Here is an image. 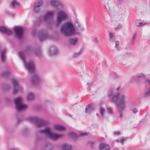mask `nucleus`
Instances as JSON below:
<instances>
[{"label": "nucleus", "instance_id": "nucleus-3", "mask_svg": "<svg viewBox=\"0 0 150 150\" xmlns=\"http://www.w3.org/2000/svg\"><path fill=\"white\" fill-rule=\"evenodd\" d=\"M39 132L40 134H44L46 135L50 139L52 140H57L62 138V134H55L51 132V130L49 127L46 128L40 129L39 130Z\"/></svg>", "mask_w": 150, "mask_h": 150}, {"label": "nucleus", "instance_id": "nucleus-51", "mask_svg": "<svg viewBox=\"0 0 150 150\" xmlns=\"http://www.w3.org/2000/svg\"><path fill=\"white\" fill-rule=\"evenodd\" d=\"M77 28L79 30H81V25L80 24L78 23V26L77 27Z\"/></svg>", "mask_w": 150, "mask_h": 150}, {"label": "nucleus", "instance_id": "nucleus-9", "mask_svg": "<svg viewBox=\"0 0 150 150\" xmlns=\"http://www.w3.org/2000/svg\"><path fill=\"white\" fill-rule=\"evenodd\" d=\"M50 5L58 9L63 8L64 5L58 0H50L49 1Z\"/></svg>", "mask_w": 150, "mask_h": 150}, {"label": "nucleus", "instance_id": "nucleus-54", "mask_svg": "<svg viewBox=\"0 0 150 150\" xmlns=\"http://www.w3.org/2000/svg\"><path fill=\"white\" fill-rule=\"evenodd\" d=\"M119 1H120L121 2V1H122L123 0H118Z\"/></svg>", "mask_w": 150, "mask_h": 150}, {"label": "nucleus", "instance_id": "nucleus-53", "mask_svg": "<svg viewBox=\"0 0 150 150\" xmlns=\"http://www.w3.org/2000/svg\"><path fill=\"white\" fill-rule=\"evenodd\" d=\"M120 87H117V88H116V90L117 91L118 90H119V89H120Z\"/></svg>", "mask_w": 150, "mask_h": 150}, {"label": "nucleus", "instance_id": "nucleus-6", "mask_svg": "<svg viewBox=\"0 0 150 150\" xmlns=\"http://www.w3.org/2000/svg\"><path fill=\"white\" fill-rule=\"evenodd\" d=\"M54 14L55 12L53 11H47L42 17L43 20L46 23H50L52 21Z\"/></svg>", "mask_w": 150, "mask_h": 150}, {"label": "nucleus", "instance_id": "nucleus-37", "mask_svg": "<svg viewBox=\"0 0 150 150\" xmlns=\"http://www.w3.org/2000/svg\"><path fill=\"white\" fill-rule=\"evenodd\" d=\"M9 72L8 71L3 72L1 73V75L2 76L7 78L8 77Z\"/></svg>", "mask_w": 150, "mask_h": 150}, {"label": "nucleus", "instance_id": "nucleus-8", "mask_svg": "<svg viewBox=\"0 0 150 150\" xmlns=\"http://www.w3.org/2000/svg\"><path fill=\"white\" fill-rule=\"evenodd\" d=\"M31 120L34 122L38 127H41L46 124V122L44 120L37 117H32L31 118Z\"/></svg>", "mask_w": 150, "mask_h": 150}, {"label": "nucleus", "instance_id": "nucleus-46", "mask_svg": "<svg viewBox=\"0 0 150 150\" xmlns=\"http://www.w3.org/2000/svg\"><path fill=\"white\" fill-rule=\"evenodd\" d=\"M119 42L118 41H116V42H115V47L116 48H117L118 49H119Z\"/></svg>", "mask_w": 150, "mask_h": 150}, {"label": "nucleus", "instance_id": "nucleus-13", "mask_svg": "<svg viewBox=\"0 0 150 150\" xmlns=\"http://www.w3.org/2000/svg\"><path fill=\"white\" fill-rule=\"evenodd\" d=\"M38 36L40 40L41 41L47 38L48 35L46 30H42L38 34Z\"/></svg>", "mask_w": 150, "mask_h": 150}, {"label": "nucleus", "instance_id": "nucleus-36", "mask_svg": "<svg viewBox=\"0 0 150 150\" xmlns=\"http://www.w3.org/2000/svg\"><path fill=\"white\" fill-rule=\"evenodd\" d=\"M145 84L147 87H150V79H147L144 80Z\"/></svg>", "mask_w": 150, "mask_h": 150}, {"label": "nucleus", "instance_id": "nucleus-22", "mask_svg": "<svg viewBox=\"0 0 150 150\" xmlns=\"http://www.w3.org/2000/svg\"><path fill=\"white\" fill-rule=\"evenodd\" d=\"M110 147L108 144L102 143L100 145V150H109Z\"/></svg>", "mask_w": 150, "mask_h": 150}, {"label": "nucleus", "instance_id": "nucleus-15", "mask_svg": "<svg viewBox=\"0 0 150 150\" xmlns=\"http://www.w3.org/2000/svg\"><path fill=\"white\" fill-rule=\"evenodd\" d=\"M42 3V0H38L35 2L33 4V11L35 12H39L40 8L41 6Z\"/></svg>", "mask_w": 150, "mask_h": 150}, {"label": "nucleus", "instance_id": "nucleus-47", "mask_svg": "<svg viewBox=\"0 0 150 150\" xmlns=\"http://www.w3.org/2000/svg\"><path fill=\"white\" fill-rule=\"evenodd\" d=\"M28 132V130L26 129H24L23 131V133L24 135H25Z\"/></svg>", "mask_w": 150, "mask_h": 150}, {"label": "nucleus", "instance_id": "nucleus-19", "mask_svg": "<svg viewBox=\"0 0 150 150\" xmlns=\"http://www.w3.org/2000/svg\"><path fill=\"white\" fill-rule=\"evenodd\" d=\"M0 30L4 33L8 35H11L12 34L13 31L10 29L4 26L0 27Z\"/></svg>", "mask_w": 150, "mask_h": 150}, {"label": "nucleus", "instance_id": "nucleus-35", "mask_svg": "<svg viewBox=\"0 0 150 150\" xmlns=\"http://www.w3.org/2000/svg\"><path fill=\"white\" fill-rule=\"evenodd\" d=\"M34 52L38 56H39L41 54V52L39 48L35 49L34 51Z\"/></svg>", "mask_w": 150, "mask_h": 150}, {"label": "nucleus", "instance_id": "nucleus-44", "mask_svg": "<svg viewBox=\"0 0 150 150\" xmlns=\"http://www.w3.org/2000/svg\"><path fill=\"white\" fill-rule=\"evenodd\" d=\"M132 112L134 114H136L138 111V109L136 108H133L132 109Z\"/></svg>", "mask_w": 150, "mask_h": 150}, {"label": "nucleus", "instance_id": "nucleus-24", "mask_svg": "<svg viewBox=\"0 0 150 150\" xmlns=\"http://www.w3.org/2000/svg\"><path fill=\"white\" fill-rule=\"evenodd\" d=\"M58 52V50L57 48L54 47H51L49 51L50 54L51 55H53L56 54Z\"/></svg>", "mask_w": 150, "mask_h": 150}, {"label": "nucleus", "instance_id": "nucleus-28", "mask_svg": "<svg viewBox=\"0 0 150 150\" xmlns=\"http://www.w3.org/2000/svg\"><path fill=\"white\" fill-rule=\"evenodd\" d=\"M147 24V23L144 22H141V21L139 20H137L135 21V24L137 26H140Z\"/></svg>", "mask_w": 150, "mask_h": 150}, {"label": "nucleus", "instance_id": "nucleus-25", "mask_svg": "<svg viewBox=\"0 0 150 150\" xmlns=\"http://www.w3.org/2000/svg\"><path fill=\"white\" fill-rule=\"evenodd\" d=\"M150 96V87H147L143 95V96L144 97H148Z\"/></svg>", "mask_w": 150, "mask_h": 150}, {"label": "nucleus", "instance_id": "nucleus-43", "mask_svg": "<svg viewBox=\"0 0 150 150\" xmlns=\"http://www.w3.org/2000/svg\"><path fill=\"white\" fill-rule=\"evenodd\" d=\"M92 83L91 82H88L87 83V86H88L87 87V88L88 90H89L90 89V88H89V87H91L92 85Z\"/></svg>", "mask_w": 150, "mask_h": 150}, {"label": "nucleus", "instance_id": "nucleus-49", "mask_svg": "<svg viewBox=\"0 0 150 150\" xmlns=\"http://www.w3.org/2000/svg\"><path fill=\"white\" fill-rule=\"evenodd\" d=\"M94 40V42L95 43L98 44V43L99 40H98V39L97 38H96V37L95 38Z\"/></svg>", "mask_w": 150, "mask_h": 150}, {"label": "nucleus", "instance_id": "nucleus-52", "mask_svg": "<svg viewBox=\"0 0 150 150\" xmlns=\"http://www.w3.org/2000/svg\"><path fill=\"white\" fill-rule=\"evenodd\" d=\"M10 88V87L9 86H6V87H4L5 89L6 90H8Z\"/></svg>", "mask_w": 150, "mask_h": 150}, {"label": "nucleus", "instance_id": "nucleus-26", "mask_svg": "<svg viewBox=\"0 0 150 150\" xmlns=\"http://www.w3.org/2000/svg\"><path fill=\"white\" fill-rule=\"evenodd\" d=\"M19 3L16 0H13L10 4V6L11 8H14L15 6H18Z\"/></svg>", "mask_w": 150, "mask_h": 150}, {"label": "nucleus", "instance_id": "nucleus-31", "mask_svg": "<svg viewBox=\"0 0 150 150\" xmlns=\"http://www.w3.org/2000/svg\"><path fill=\"white\" fill-rule=\"evenodd\" d=\"M105 6L107 9L109 11L112 10L113 8V6L111 4H109L108 3L105 4Z\"/></svg>", "mask_w": 150, "mask_h": 150}, {"label": "nucleus", "instance_id": "nucleus-42", "mask_svg": "<svg viewBox=\"0 0 150 150\" xmlns=\"http://www.w3.org/2000/svg\"><path fill=\"white\" fill-rule=\"evenodd\" d=\"M122 28V26L120 24H118L116 25L115 27V29L116 30H119Z\"/></svg>", "mask_w": 150, "mask_h": 150}, {"label": "nucleus", "instance_id": "nucleus-5", "mask_svg": "<svg viewBox=\"0 0 150 150\" xmlns=\"http://www.w3.org/2000/svg\"><path fill=\"white\" fill-rule=\"evenodd\" d=\"M68 19V15L66 13L60 11L57 14V25L60 24L62 21H66Z\"/></svg>", "mask_w": 150, "mask_h": 150}, {"label": "nucleus", "instance_id": "nucleus-7", "mask_svg": "<svg viewBox=\"0 0 150 150\" xmlns=\"http://www.w3.org/2000/svg\"><path fill=\"white\" fill-rule=\"evenodd\" d=\"M146 76L143 73H139L137 74L136 76H132L130 79L131 81H135L137 84L141 83L142 82V78H145Z\"/></svg>", "mask_w": 150, "mask_h": 150}, {"label": "nucleus", "instance_id": "nucleus-30", "mask_svg": "<svg viewBox=\"0 0 150 150\" xmlns=\"http://www.w3.org/2000/svg\"><path fill=\"white\" fill-rule=\"evenodd\" d=\"M138 37V35L136 32L133 35L132 38L131 40V41L132 44H134L136 39Z\"/></svg>", "mask_w": 150, "mask_h": 150}, {"label": "nucleus", "instance_id": "nucleus-48", "mask_svg": "<svg viewBox=\"0 0 150 150\" xmlns=\"http://www.w3.org/2000/svg\"><path fill=\"white\" fill-rule=\"evenodd\" d=\"M125 140V139L124 138H122V139H117V141L119 142H121L122 143H123L124 141Z\"/></svg>", "mask_w": 150, "mask_h": 150}, {"label": "nucleus", "instance_id": "nucleus-14", "mask_svg": "<svg viewBox=\"0 0 150 150\" xmlns=\"http://www.w3.org/2000/svg\"><path fill=\"white\" fill-rule=\"evenodd\" d=\"M31 52V49L29 47H27L25 49V51H21L19 52V55L21 59L25 62V55L27 53H30Z\"/></svg>", "mask_w": 150, "mask_h": 150}, {"label": "nucleus", "instance_id": "nucleus-12", "mask_svg": "<svg viewBox=\"0 0 150 150\" xmlns=\"http://www.w3.org/2000/svg\"><path fill=\"white\" fill-rule=\"evenodd\" d=\"M23 61L25 64L26 68L29 72H32L34 71V64L32 60H31L27 62H25H25L23 60Z\"/></svg>", "mask_w": 150, "mask_h": 150}, {"label": "nucleus", "instance_id": "nucleus-27", "mask_svg": "<svg viewBox=\"0 0 150 150\" xmlns=\"http://www.w3.org/2000/svg\"><path fill=\"white\" fill-rule=\"evenodd\" d=\"M71 145L68 144H65L62 146V150H71Z\"/></svg>", "mask_w": 150, "mask_h": 150}, {"label": "nucleus", "instance_id": "nucleus-4", "mask_svg": "<svg viewBox=\"0 0 150 150\" xmlns=\"http://www.w3.org/2000/svg\"><path fill=\"white\" fill-rule=\"evenodd\" d=\"M14 103L16 110L18 111H20L25 109L27 107L26 104L24 103L22 101V99L20 98L17 97L14 100Z\"/></svg>", "mask_w": 150, "mask_h": 150}, {"label": "nucleus", "instance_id": "nucleus-21", "mask_svg": "<svg viewBox=\"0 0 150 150\" xmlns=\"http://www.w3.org/2000/svg\"><path fill=\"white\" fill-rule=\"evenodd\" d=\"M95 110L94 107L92 105H88L86 107L85 112L89 114Z\"/></svg>", "mask_w": 150, "mask_h": 150}, {"label": "nucleus", "instance_id": "nucleus-17", "mask_svg": "<svg viewBox=\"0 0 150 150\" xmlns=\"http://www.w3.org/2000/svg\"><path fill=\"white\" fill-rule=\"evenodd\" d=\"M88 135V133L86 132H81L80 133L79 136H77L74 132H71L69 134V137L73 138V139H76L79 136H86Z\"/></svg>", "mask_w": 150, "mask_h": 150}, {"label": "nucleus", "instance_id": "nucleus-50", "mask_svg": "<svg viewBox=\"0 0 150 150\" xmlns=\"http://www.w3.org/2000/svg\"><path fill=\"white\" fill-rule=\"evenodd\" d=\"M32 34L33 35L35 36L36 34V30H33L32 32Z\"/></svg>", "mask_w": 150, "mask_h": 150}, {"label": "nucleus", "instance_id": "nucleus-32", "mask_svg": "<svg viewBox=\"0 0 150 150\" xmlns=\"http://www.w3.org/2000/svg\"><path fill=\"white\" fill-rule=\"evenodd\" d=\"M115 40V38L113 33H110L109 40L110 42H113Z\"/></svg>", "mask_w": 150, "mask_h": 150}, {"label": "nucleus", "instance_id": "nucleus-20", "mask_svg": "<svg viewBox=\"0 0 150 150\" xmlns=\"http://www.w3.org/2000/svg\"><path fill=\"white\" fill-rule=\"evenodd\" d=\"M78 39L77 38H73L69 39L68 42L70 44L72 45H76L78 43Z\"/></svg>", "mask_w": 150, "mask_h": 150}, {"label": "nucleus", "instance_id": "nucleus-1", "mask_svg": "<svg viewBox=\"0 0 150 150\" xmlns=\"http://www.w3.org/2000/svg\"><path fill=\"white\" fill-rule=\"evenodd\" d=\"M108 96L109 99L112 103L117 104L119 109L118 111L119 114V117L120 118H122L125 109L126 96L123 94L113 92L111 90L109 91Z\"/></svg>", "mask_w": 150, "mask_h": 150}, {"label": "nucleus", "instance_id": "nucleus-33", "mask_svg": "<svg viewBox=\"0 0 150 150\" xmlns=\"http://www.w3.org/2000/svg\"><path fill=\"white\" fill-rule=\"evenodd\" d=\"M34 97L35 96L33 93H29L28 94L27 98L29 100H31L33 99L34 98Z\"/></svg>", "mask_w": 150, "mask_h": 150}, {"label": "nucleus", "instance_id": "nucleus-23", "mask_svg": "<svg viewBox=\"0 0 150 150\" xmlns=\"http://www.w3.org/2000/svg\"><path fill=\"white\" fill-rule=\"evenodd\" d=\"M43 150H52L53 147L51 144H45L42 148Z\"/></svg>", "mask_w": 150, "mask_h": 150}, {"label": "nucleus", "instance_id": "nucleus-29", "mask_svg": "<svg viewBox=\"0 0 150 150\" xmlns=\"http://www.w3.org/2000/svg\"><path fill=\"white\" fill-rule=\"evenodd\" d=\"M58 131H61L64 130V127L62 126L56 125L54 127Z\"/></svg>", "mask_w": 150, "mask_h": 150}, {"label": "nucleus", "instance_id": "nucleus-40", "mask_svg": "<svg viewBox=\"0 0 150 150\" xmlns=\"http://www.w3.org/2000/svg\"><path fill=\"white\" fill-rule=\"evenodd\" d=\"M81 51H79L77 52H75L74 54L73 55V57H76L79 56V55L81 54Z\"/></svg>", "mask_w": 150, "mask_h": 150}, {"label": "nucleus", "instance_id": "nucleus-2", "mask_svg": "<svg viewBox=\"0 0 150 150\" xmlns=\"http://www.w3.org/2000/svg\"><path fill=\"white\" fill-rule=\"evenodd\" d=\"M60 30L61 33L66 36L74 35L76 34L74 25L71 21L66 22L62 25Z\"/></svg>", "mask_w": 150, "mask_h": 150}, {"label": "nucleus", "instance_id": "nucleus-11", "mask_svg": "<svg viewBox=\"0 0 150 150\" xmlns=\"http://www.w3.org/2000/svg\"><path fill=\"white\" fill-rule=\"evenodd\" d=\"M15 36L17 38H21L23 35V30L21 26H16L14 28Z\"/></svg>", "mask_w": 150, "mask_h": 150}, {"label": "nucleus", "instance_id": "nucleus-16", "mask_svg": "<svg viewBox=\"0 0 150 150\" xmlns=\"http://www.w3.org/2000/svg\"><path fill=\"white\" fill-rule=\"evenodd\" d=\"M40 81V78L36 74H33L31 79V82L33 85L38 84Z\"/></svg>", "mask_w": 150, "mask_h": 150}, {"label": "nucleus", "instance_id": "nucleus-39", "mask_svg": "<svg viewBox=\"0 0 150 150\" xmlns=\"http://www.w3.org/2000/svg\"><path fill=\"white\" fill-rule=\"evenodd\" d=\"M107 110L108 112L110 114H112L113 112V110L111 108L108 107L107 109Z\"/></svg>", "mask_w": 150, "mask_h": 150}, {"label": "nucleus", "instance_id": "nucleus-18", "mask_svg": "<svg viewBox=\"0 0 150 150\" xmlns=\"http://www.w3.org/2000/svg\"><path fill=\"white\" fill-rule=\"evenodd\" d=\"M6 50L4 49L1 51L0 58L1 62L2 63H4L6 61Z\"/></svg>", "mask_w": 150, "mask_h": 150}, {"label": "nucleus", "instance_id": "nucleus-45", "mask_svg": "<svg viewBox=\"0 0 150 150\" xmlns=\"http://www.w3.org/2000/svg\"><path fill=\"white\" fill-rule=\"evenodd\" d=\"M120 132L119 131H115L114 132V134L115 136H117L120 134Z\"/></svg>", "mask_w": 150, "mask_h": 150}, {"label": "nucleus", "instance_id": "nucleus-34", "mask_svg": "<svg viewBox=\"0 0 150 150\" xmlns=\"http://www.w3.org/2000/svg\"><path fill=\"white\" fill-rule=\"evenodd\" d=\"M119 75L116 72H112L110 74V76L112 78H116L118 77Z\"/></svg>", "mask_w": 150, "mask_h": 150}, {"label": "nucleus", "instance_id": "nucleus-10", "mask_svg": "<svg viewBox=\"0 0 150 150\" xmlns=\"http://www.w3.org/2000/svg\"><path fill=\"white\" fill-rule=\"evenodd\" d=\"M12 83L13 85V94H16L18 91L22 90V88L17 80L15 79L12 80Z\"/></svg>", "mask_w": 150, "mask_h": 150}, {"label": "nucleus", "instance_id": "nucleus-38", "mask_svg": "<svg viewBox=\"0 0 150 150\" xmlns=\"http://www.w3.org/2000/svg\"><path fill=\"white\" fill-rule=\"evenodd\" d=\"M41 19L39 18L37 19L35 22V25L36 27L38 26L41 23Z\"/></svg>", "mask_w": 150, "mask_h": 150}, {"label": "nucleus", "instance_id": "nucleus-41", "mask_svg": "<svg viewBox=\"0 0 150 150\" xmlns=\"http://www.w3.org/2000/svg\"><path fill=\"white\" fill-rule=\"evenodd\" d=\"M100 111L102 115H103L105 110L104 108L102 107H101L100 110Z\"/></svg>", "mask_w": 150, "mask_h": 150}]
</instances>
